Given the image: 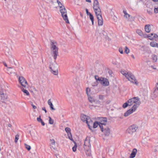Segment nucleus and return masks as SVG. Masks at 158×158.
<instances>
[{
	"mask_svg": "<svg viewBox=\"0 0 158 158\" xmlns=\"http://www.w3.org/2000/svg\"><path fill=\"white\" fill-rule=\"evenodd\" d=\"M50 146H51V148H52L53 149L56 150V148L55 147V140L53 139H50Z\"/></svg>",
	"mask_w": 158,
	"mask_h": 158,
	"instance_id": "nucleus-23",
	"label": "nucleus"
},
{
	"mask_svg": "<svg viewBox=\"0 0 158 158\" xmlns=\"http://www.w3.org/2000/svg\"><path fill=\"white\" fill-rule=\"evenodd\" d=\"M60 10L64 19L66 23H69V22L67 14V11L64 6L61 7L60 8Z\"/></svg>",
	"mask_w": 158,
	"mask_h": 158,
	"instance_id": "nucleus-5",
	"label": "nucleus"
},
{
	"mask_svg": "<svg viewBox=\"0 0 158 158\" xmlns=\"http://www.w3.org/2000/svg\"><path fill=\"white\" fill-rule=\"evenodd\" d=\"M24 145L28 151L30 150L31 149V147L29 145H28L25 143Z\"/></svg>",
	"mask_w": 158,
	"mask_h": 158,
	"instance_id": "nucleus-43",
	"label": "nucleus"
},
{
	"mask_svg": "<svg viewBox=\"0 0 158 158\" xmlns=\"http://www.w3.org/2000/svg\"><path fill=\"white\" fill-rule=\"evenodd\" d=\"M19 81L21 85L24 88H26L28 87L27 82L23 77H19Z\"/></svg>",
	"mask_w": 158,
	"mask_h": 158,
	"instance_id": "nucleus-9",
	"label": "nucleus"
},
{
	"mask_svg": "<svg viewBox=\"0 0 158 158\" xmlns=\"http://www.w3.org/2000/svg\"><path fill=\"white\" fill-rule=\"evenodd\" d=\"M42 109L43 110H44L45 111V113H46L47 112V110H46L45 108V107L42 108Z\"/></svg>",
	"mask_w": 158,
	"mask_h": 158,
	"instance_id": "nucleus-51",
	"label": "nucleus"
},
{
	"mask_svg": "<svg viewBox=\"0 0 158 158\" xmlns=\"http://www.w3.org/2000/svg\"><path fill=\"white\" fill-rule=\"evenodd\" d=\"M136 33L139 35L143 36L144 37H146V35L143 34L142 32V31L139 29H137L136 31Z\"/></svg>",
	"mask_w": 158,
	"mask_h": 158,
	"instance_id": "nucleus-28",
	"label": "nucleus"
},
{
	"mask_svg": "<svg viewBox=\"0 0 158 158\" xmlns=\"http://www.w3.org/2000/svg\"><path fill=\"white\" fill-rule=\"evenodd\" d=\"M89 124H88V126L89 128L90 129H91L92 127L94 128H96L99 125V123L98 122L95 121L94 123H93V122L90 120V121H89Z\"/></svg>",
	"mask_w": 158,
	"mask_h": 158,
	"instance_id": "nucleus-10",
	"label": "nucleus"
},
{
	"mask_svg": "<svg viewBox=\"0 0 158 158\" xmlns=\"http://www.w3.org/2000/svg\"><path fill=\"white\" fill-rule=\"evenodd\" d=\"M102 85L103 86H108L109 85V82L108 80L104 78H101L98 79Z\"/></svg>",
	"mask_w": 158,
	"mask_h": 158,
	"instance_id": "nucleus-11",
	"label": "nucleus"
},
{
	"mask_svg": "<svg viewBox=\"0 0 158 158\" xmlns=\"http://www.w3.org/2000/svg\"><path fill=\"white\" fill-rule=\"evenodd\" d=\"M118 51L121 54H123V50L122 48L119 47L118 48Z\"/></svg>",
	"mask_w": 158,
	"mask_h": 158,
	"instance_id": "nucleus-46",
	"label": "nucleus"
},
{
	"mask_svg": "<svg viewBox=\"0 0 158 158\" xmlns=\"http://www.w3.org/2000/svg\"><path fill=\"white\" fill-rule=\"evenodd\" d=\"M128 106H130V105L129 104V103L127 101V102H125L123 104V107L124 108H125Z\"/></svg>",
	"mask_w": 158,
	"mask_h": 158,
	"instance_id": "nucleus-37",
	"label": "nucleus"
},
{
	"mask_svg": "<svg viewBox=\"0 0 158 158\" xmlns=\"http://www.w3.org/2000/svg\"><path fill=\"white\" fill-rule=\"evenodd\" d=\"M154 11L155 13H158V7H155L154 9Z\"/></svg>",
	"mask_w": 158,
	"mask_h": 158,
	"instance_id": "nucleus-47",
	"label": "nucleus"
},
{
	"mask_svg": "<svg viewBox=\"0 0 158 158\" xmlns=\"http://www.w3.org/2000/svg\"><path fill=\"white\" fill-rule=\"evenodd\" d=\"M73 142L74 144V145L72 148V150L73 152H75L76 151L77 145V143L74 141H73Z\"/></svg>",
	"mask_w": 158,
	"mask_h": 158,
	"instance_id": "nucleus-30",
	"label": "nucleus"
},
{
	"mask_svg": "<svg viewBox=\"0 0 158 158\" xmlns=\"http://www.w3.org/2000/svg\"><path fill=\"white\" fill-rule=\"evenodd\" d=\"M89 108H90L91 109H93V106L92 105H89Z\"/></svg>",
	"mask_w": 158,
	"mask_h": 158,
	"instance_id": "nucleus-53",
	"label": "nucleus"
},
{
	"mask_svg": "<svg viewBox=\"0 0 158 158\" xmlns=\"http://www.w3.org/2000/svg\"><path fill=\"white\" fill-rule=\"evenodd\" d=\"M123 13L124 14V17L128 21L129 20L130 15L128 14L125 10L123 11Z\"/></svg>",
	"mask_w": 158,
	"mask_h": 158,
	"instance_id": "nucleus-26",
	"label": "nucleus"
},
{
	"mask_svg": "<svg viewBox=\"0 0 158 158\" xmlns=\"http://www.w3.org/2000/svg\"><path fill=\"white\" fill-rule=\"evenodd\" d=\"M152 26V24H147L144 27L145 31L147 33H149L151 31V27Z\"/></svg>",
	"mask_w": 158,
	"mask_h": 158,
	"instance_id": "nucleus-19",
	"label": "nucleus"
},
{
	"mask_svg": "<svg viewBox=\"0 0 158 158\" xmlns=\"http://www.w3.org/2000/svg\"><path fill=\"white\" fill-rule=\"evenodd\" d=\"M49 69L51 73L53 74L56 75L58 74V66L55 62V60L53 62H50L49 64Z\"/></svg>",
	"mask_w": 158,
	"mask_h": 158,
	"instance_id": "nucleus-3",
	"label": "nucleus"
},
{
	"mask_svg": "<svg viewBox=\"0 0 158 158\" xmlns=\"http://www.w3.org/2000/svg\"><path fill=\"white\" fill-rule=\"evenodd\" d=\"M57 2L58 5L60 8L61 7L63 6H64L58 0H56Z\"/></svg>",
	"mask_w": 158,
	"mask_h": 158,
	"instance_id": "nucleus-42",
	"label": "nucleus"
},
{
	"mask_svg": "<svg viewBox=\"0 0 158 158\" xmlns=\"http://www.w3.org/2000/svg\"><path fill=\"white\" fill-rule=\"evenodd\" d=\"M7 98V96L5 93V91L0 87V102L5 103Z\"/></svg>",
	"mask_w": 158,
	"mask_h": 158,
	"instance_id": "nucleus-6",
	"label": "nucleus"
},
{
	"mask_svg": "<svg viewBox=\"0 0 158 158\" xmlns=\"http://www.w3.org/2000/svg\"><path fill=\"white\" fill-rule=\"evenodd\" d=\"M126 77L132 83H135L136 85L138 84L137 80L135 79L134 76L132 73H129L126 75Z\"/></svg>",
	"mask_w": 158,
	"mask_h": 158,
	"instance_id": "nucleus-8",
	"label": "nucleus"
},
{
	"mask_svg": "<svg viewBox=\"0 0 158 158\" xmlns=\"http://www.w3.org/2000/svg\"><path fill=\"white\" fill-rule=\"evenodd\" d=\"M99 7L98 2L97 0H94V9Z\"/></svg>",
	"mask_w": 158,
	"mask_h": 158,
	"instance_id": "nucleus-27",
	"label": "nucleus"
},
{
	"mask_svg": "<svg viewBox=\"0 0 158 158\" xmlns=\"http://www.w3.org/2000/svg\"><path fill=\"white\" fill-rule=\"evenodd\" d=\"M86 1V2H91V1L90 0H85Z\"/></svg>",
	"mask_w": 158,
	"mask_h": 158,
	"instance_id": "nucleus-58",
	"label": "nucleus"
},
{
	"mask_svg": "<svg viewBox=\"0 0 158 158\" xmlns=\"http://www.w3.org/2000/svg\"><path fill=\"white\" fill-rule=\"evenodd\" d=\"M131 57L133 59H135V58L134 56V55H133V54H132L131 55Z\"/></svg>",
	"mask_w": 158,
	"mask_h": 158,
	"instance_id": "nucleus-54",
	"label": "nucleus"
},
{
	"mask_svg": "<svg viewBox=\"0 0 158 158\" xmlns=\"http://www.w3.org/2000/svg\"><path fill=\"white\" fill-rule=\"evenodd\" d=\"M6 70L8 72V73L9 74L15 73V70L11 67H7Z\"/></svg>",
	"mask_w": 158,
	"mask_h": 158,
	"instance_id": "nucleus-24",
	"label": "nucleus"
},
{
	"mask_svg": "<svg viewBox=\"0 0 158 158\" xmlns=\"http://www.w3.org/2000/svg\"><path fill=\"white\" fill-rule=\"evenodd\" d=\"M89 101L90 103L94 102H95V99L94 97L91 96V95L88 96Z\"/></svg>",
	"mask_w": 158,
	"mask_h": 158,
	"instance_id": "nucleus-25",
	"label": "nucleus"
},
{
	"mask_svg": "<svg viewBox=\"0 0 158 158\" xmlns=\"http://www.w3.org/2000/svg\"><path fill=\"white\" fill-rule=\"evenodd\" d=\"M37 120L38 122H40V117L37 118Z\"/></svg>",
	"mask_w": 158,
	"mask_h": 158,
	"instance_id": "nucleus-59",
	"label": "nucleus"
},
{
	"mask_svg": "<svg viewBox=\"0 0 158 158\" xmlns=\"http://www.w3.org/2000/svg\"><path fill=\"white\" fill-rule=\"evenodd\" d=\"M128 102L129 103L130 106L133 105L132 108L136 110L141 104L139 98L138 97H134L129 99Z\"/></svg>",
	"mask_w": 158,
	"mask_h": 158,
	"instance_id": "nucleus-2",
	"label": "nucleus"
},
{
	"mask_svg": "<svg viewBox=\"0 0 158 158\" xmlns=\"http://www.w3.org/2000/svg\"><path fill=\"white\" fill-rule=\"evenodd\" d=\"M3 64L5 66L7 67V65L5 62H3Z\"/></svg>",
	"mask_w": 158,
	"mask_h": 158,
	"instance_id": "nucleus-55",
	"label": "nucleus"
},
{
	"mask_svg": "<svg viewBox=\"0 0 158 158\" xmlns=\"http://www.w3.org/2000/svg\"><path fill=\"white\" fill-rule=\"evenodd\" d=\"M100 127L101 131L105 135L108 136L109 135L110 133V130L108 127L101 125H100Z\"/></svg>",
	"mask_w": 158,
	"mask_h": 158,
	"instance_id": "nucleus-7",
	"label": "nucleus"
},
{
	"mask_svg": "<svg viewBox=\"0 0 158 158\" xmlns=\"http://www.w3.org/2000/svg\"><path fill=\"white\" fill-rule=\"evenodd\" d=\"M87 15H89V16H90V15H91L92 14L89 12L87 14Z\"/></svg>",
	"mask_w": 158,
	"mask_h": 158,
	"instance_id": "nucleus-57",
	"label": "nucleus"
},
{
	"mask_svg": "<svg viewBox=\"0 0 158 158\" xmlns=\"http://www.w3.org/2000/svg\"><path fill=\"white\" fill-rule=\"evenodd\" d=\"M152 58L154 62H156L157 60V57L156 55H152Z\"/></svg>",
	"mask_w": 158,
	"mask_h": 158,
	"instance_id": "nucleus-34",
	"label": "nucleus"
},
{
	"mask_svg": "<svg viewBox=\"0 0 158 158\" xmlns=\"http://www.w3.org/2000/svg\"><path fill=\"white\" fill-rule=\"evenodd\" d=\"M48 103L49 105L50 106V107L52 110H55V109L53 107V105L52 103V102L51 101V99H50L48 101Z\"/></svg>",
	"mask_w": 158,
	"mask_h": 158,
	"instance_id": "nucleus-29",
	"label": "nucleus"
},
{
	"mask_svg": "<svg viewBox=\"0 0 158 158\" xmlns=\"http://www.w3.org/2000/svg\"><path fill=\"white\" fill-rule=\"evenodd\" d=\"M91 90L89 88H87L86 89V93L87 94V96L89 95H90L91 93Z\"/></svg>",
	"mask_w": 158,
	"mask_h": 158,
	"instance_id": "nucleus-31",
	"label": "nucleus"
},
{
	"mask_svg": "<svg viewBox=\"0 0 158 158\" xmlns=\"http://www.w3.org/2000/svg\"><path fill=\"white\" fill-rule=\"evenodd\" d=\"M113 64L114 65H117V62L116 61H113Z\"/></svg>",
	"mask_w": 158,
	"mask_h": 158,
	"instance_id": "nucleus-52",
	"label": "nucleus"
},
{
	"mask_svg": "<svg viewBox=\"0 0 158 158\" xmlns=\"http://www.w3.org/2000/svg\"><path fill=\"white\" fill-rule=\"evenodd\" d=\"M95 14L97 16V17H98L99 16V15L101 16V10L100 8V7L94 9Z\"/></svg>",
	"mask_w": 158,
	"mask_h": 158,
	"instance_id": "nucleus-21",
	"label": "nucleus"
},
{
	"mask_svg": "<svg viewBox=\"0 0 158 158\" xmlns=\"http://www.w3.org/2000/svg\"><path fill=\"white\" fill-rule=\"evenodd\" d=\"M156 88L154 89L153 92V93H154L155 94H158L157 91H158V82L156 84Z\"/></svg>",
	"mask_w": 158,
	"mask_h": 158,
	"instance_id": "nucleus-33",
	"label": "nucleus"
},
{
	"mask_svg": "<svg viewBox=\"0 0 158 158\" xmlns=\"http://www.w3.org/2000/svg\"><path fill=\"white\" fill-rule=\"evenodd\" d=\"M149 14H152V12H149Z\"/></svg>",
	"mask_w": 158,
	"mask_h": 158,
	"instance_id": "nucleus-64",
	"label": "nucleus"
},
{
	"mask_svg": "<svg viewBox=\"0 0 158 158\" xmlns=\"http://www.w3.org/2000/svg\"><path fill=\"white\" fill-rule=\"evenodd\" d=\"M85 11H86V14H87L89 12H88V10L87 9H86Z\"/></svg>",
	"mask_w": 158,
	"mask_h": 158,
	"instance_id": "nucleus-61",
	"label": "nucleus"
},
{
	"mask_svg": "<svg viewBox=\"0 0 158 158\" xmlns=\"http://www.w3.org/2000/svg\"><path fill=\"white\" fill-rule=\"evenodd\" d=\"M124 52L126 54H128L130 52V50L127 46L125 47L124 48Z\"/></svg>",
	"mask_w": 158,
	"mask_h": 158,
	"instance_id": "nucleus-35",
	"label": "nucleus"
},
{
	"mask_svg": "<svg viewBox=\"0 0 158 158\" xmlns=\"http://www.w3.org/2000/svg\"><path fill=\"white\" fill-rule=\"evenodd\" d=\"M90 137L89 136L86 137L84 141V146H90Z\"/></svg>",
	"mask_w": 158,
	"mask_h": 158,
	"instance_id": "nucleus-16",
	"label": "nucleus"
},
{
	"mask_svg": "<svg viewBox=\"0 0 158 158\" xmlns=\"http://www.w3.org/2000/svg\"><path fill=\"white\" fill-rule=\"evenodd\" d=\"M21 89L22 91L25 94L27 95V96L29 95V92H28V91L27 90L25 89H24L23 88H21Z\"/></svg>",
	"mask_w": 158,
	"mask_h": 158,
	"instance_id": "nucleus-32",
	"label": "nucleus"
},
{
	"mask_svg": "<svg viewBox=\"0 0 158 158\" xmlns=\"http://www.w3.org/2000/svg\"><path fill=\"white\" fill-rule=\"evenodd\" d=\"M65 131L67 133V134H70V133H71L70 132V129L69 127H66L65 128Z\"/></svg>",
	"mask_w": 158,
	"mask_h": 158,
	"instance_id": "nucleus-38",
	"label": "nucleus"
},
{
	"mask_svg": "<svg viewBox=\"0 0 158 158\" xmlns=\"http://www.w3.org/2000/svg\"><path fill=\"white\" fill-rule=\"evenodd\" d=\"M121 73L123 75H124L126 77V75L129 73H128L125 71H121Z\"/></svg>",
	"mask_w": 158,
	"mask_h": 158,
	"instance_id": "nucleus-39",
	"label": "nucleus"
},
{
	"mask_svg": "<svg viewBox=\"0 0 158 158\" xmlns=\"http://www.w3.org/2000/svg\"><path fill=\"white\" fill-rule=\"evenodd\" d=\"M48 1L49 2H53V0H48Z\"/></svg>",
	"mask_w": 158,
	"mask_h": 158,
	"instance_id": "nucleus-60",
	"label": "nucleus"
},
{
	"mask_svg": "<svg viewBox=\"0 0 158 158\" xmlns=\"http://www.w3.org/2000/svg\"><path fill=\"white\" fill-rule=\"evenodd\" d=\"M90 146H84V148L86 155L90 156L91 154V151L90 148Z\"/></svg>",
	"mask_w": 158,
	"mask_h": 158,
	"instance_id": "nucleus-17",
	"label": "nucleus"
},
{
	"mask_svg": "<svg viewBox=\"0 0 158 158\" xmlns=\"http://www.w3.org/2000/svg\"><path fill=\"white\" fill-rule=\"evenodd\" d=\"M150 45L152 47H156L157 46V44L154 42H152L150 43Z\"/></svg>",
	"mask_w": 158,
	"mask_h": 158,
	"instance_id": "nucleus-36",
	"label": "nucleus"
},
{
	"mask_svg": "<svg viewBox=\"0 0 158 158\" xmlns=\"http://www.w3.org/2000/svg\"><path fill=\"white\" fill-rule=\"evenodd\" d=\"M97 77H97V76H95V79H96V80H97Z\"/></svg>",
	"mask_w": 158,
	"mask_h": 158,
	"instance_id": "nucleus-62",
	"label": "nucleus"
},
{
	"mask_svg": "<svg viewBox=\"0 0 158 158\" xmlns=\"http://www.w3.org/2000/svg\"><path fill=\"white\" fill-rule=\"evenodd\" d=\"M89 18L92 22V25H93L94 23V19L93 15H90V16H89Z\"/></svg>",
	"mask_w": 158,
	"mask_h": 158,
	"instance_id": "nucleus-40",
	"label": "nucleus"
},
{
	"mask_svg": "<svg viewBox=\"0 0 158 158\" xmlns=\"http://www.w3.org/2000/svg\"><path fill=\"white\" fill-rule=\"evenodd\" d=\"M146 37H148L149 39L152 40L158 38V35L152 33L148 35H146Z\"/></svg>",
	"mask_w": 158,
	"mask_h": 158,
	"instance_id": "nucleus-18",
	"label": "nucleus"
},
{
	"mask_svg": "<svg viewBox=\"0 0 158 158\" xmlns=\"http://www.w3.org/2000/svg\"><path fill=\"white\" fill-rule=\"evenodd\" d=\"M99 122H98L100 125H103V126H106L107 123V119L106 118H102L100 117L99 118Z\"/></svg>",
	"mask_w": 158,
	"mask_h": 158,
	"instance_id": "nucleus-12",
	"label": "nucleus"
},
{
	"mask_svg": "<svg viewBox=\"0 0 158 158\" xmlns=\"http://www.w3.org/2000/svg\"><path fill=\"white\" fill-rule=\"evenodd\" d=\"M138 129V125L136 124H133L128 127L126 130V132L130 135H133L136 132Z\"/></svg>",
	"mask_w": 158,
	"mask_h": 158,
	"instance_id": "nucleus-4",
	"label": "nucleus"
},
{
	"mask_svg": "<svg viewBox=\"0 0 158 158\" xmlns=\"http://www.w3.org/2000/svg\"><path fill=\"white\" fill-rule=\"evenodd\" d=\"M67 135L68 136V138L70 140L72 141L73 142V141H74L73 139L72 136L71 135V133H70V134H68Z\"/></svg>",
	"mask_w": 158,
	"mask_h": 158,
	"instance_id": "nucleus-44",
	"label": "nucleus"
},
{
	"mask_svg": "<svg viewBox=\"0 0 158 158\" xmlns=\"http://www.w3.org/2000/svg\"><path fill=\"white\" fill-rule=\"evenodd\" d=\"M40 122H41L42 125V126H44L45 125V123H44V122H43L42 121V120L40 118Z\"/></svg>",
	"mask_w": 158,
	"mask_h": 158,
	"instance_id": "nucleus-49",
	"label": "nucleus"
},
{
	"mask_svg": "<svg viewBox=\"0 0 158 158\" xmlns=\"http://www.w3.org/2000/svg\"><path fill=\"white\" fill-rule=\"evenodd\" d=\"M49 123L50 124H52L53 123L54 121L52 119L51 117H49Z\"/></svg>",
	"mask_w": 158,
	"mask_h": 158,
	"instance_id": "nucleus-41",
	"label": "nucleus"
},
{
	"mask_svg": "<svg viewBox=\"0 0 158 158\" xmlns=\"http://www.w3.org/2000/svg\"><path fill=\"white\" fill-rule=\"evenodd\" d=\"M51 54L54 60H56L58 55V48L57 43L54 41H51L50 44Z\"/></svg>",
	"mask_w": 158,
	"mask_h": 158,
	"instance_id": "nucleus-1",
	"label": "nucleus"
},
{
	"mask_svg": "<svg viewBox=\"0 0 158 158\" xmlns=\"http://www.w3.org/2000/svg\"><path fill=\"white\" fill-rule=\"evenodd\" d=\"M137 152V150L135 148L134 149L130 156V158H134Z\"/></svg>",
	"mask_w": 158,
	"mask_h": 158,
	"instance_id": "nucleus-22",
	"label": "nucleus"
},
{
	"mask_svg": "<svg viewBox=\"0 0 158 158\" xmlns=\"http://www.w3.org/2000/svg\"><path fill=\"white\" fill-rule=\"evenodd\" d=\"M31 105L32 106L33 109H35L36 108V107L35 105H34L32 103H31Z\"/></svg>",
	"mask_w": 158,
	"mask_h": 158,
	"instance_id": "nucleus-50",
	"label": "nucleus"
},
{
	"mask_svg": "<svg viewBox=\"0 0 158 158\" xmlns=\"http://www.w3.org/2000/svg\"><path fill=\"white\" fill-rule=\"evenodd\" d=\"M136 110L133 108L127 110L124 114L125 117H127L132 114Z\"/></svg>",
	"mask_w": 158,
	"mask_h": 158,
	"instance_id": "nucleus-15",
	"label": "nucleus"
},
{
	"mask_svg": "<svg viewBox=\"0 0 158 158\" xmlns=\"http://www.w3.org/2000/svg\"><path fill=\"white\" fill-rule=\"evenodd\" d=\"M99 98L101 99H103L104 98V96L102 95H100L99 96Z\"/></svg>",
	"mask_w": 158,
	"mask_h": 158,
	"instance_id": "nucleus-48",
	"label": "nucleus"
},
{
	"mask_svg": "<svg viewBox=\"0 0 158 158\" xmlns=\"http://www.w3.org/2000/svg\"><path fill=\"white\" fill-rule=\"evenodd\" d=\"M5 54L9 58L10 61L11 63H12L14 61V58L13 57L9 49H7L6 50Z\"/></svg>",
	"mask_w": 158,
	"mask_h": 158,
	"instance_id": "nucleus-13",
	"label": "nucleus"
},
{
	"mask_svg": "<svg viewBox=\"0 0 158 158\" xmlns=\"http://www.w3.org/2000/svg\"><path fill=\"white\" fill-rule=\"evenodd\" d=\"M154 2H157L158 1V0H153Z\"/></svg>",
	"mask_w": 158,
	"mask_h": 158,
	"instance_id": "nucleus-63",
	"label": "nucleus"
},
{
	"mask_svg": "<svg viewBox=\"0 0 158 158\" xmlns=\"http://www.w3.org/2000/svg\"><path fill=\"white\" fill-rule=\"evenodd\" d=\"M19 135H16V136H15V143H16L17 142L18 140L19 139Z\"/></svg>",
	"mask_w": 158,
	"mask_h": 158,
	"instance_id": "nucleus-45",
	"label": "nucleus"
},
{
	"mask_svg": "<svg viewBox=\"0 0 158 158\" xmlns=\"http://www.w3.org/2000/svg\"><path fill=\"white\" fill-rule=\"evenodd\" d=\"M81 119L84 122H85L88 125L89 122L91 120L89 117L84 114H82L81 116Z\"/></svg>",
	"mask_w": 158,
	"mask_h": 158,
	"instance_id": "nucleus-14",
	"label": "nucleus"
},
{
	"mask_svg": "<svg viewBox=\"0 0 158 158\" xmlns=\"http://www.w3.org/2000/svg\"><path fill=\"white\" fill-rule=\"evenodd\" d=\"M98 19V25L99 26H102L103 24V21L102 15L97 17Z\"/></svg>",
	"mask_w": 158,
	"mask_h": 158,
	"instance_id": "nucleus-20",
	"label": "nucleus"
},
{
	"mask_svg": "<svg viewBox=\"0 0 158 158\" xmlns=\"http://www.w3.org/2000/svg\"><path fill=\"white\" fill-rule=\"evenodd\" d=\"M8 127H11L12 126V125L10 124H9L8 125Z\"/></svg>",
	"mask_w": 158,
	"mask_h": 158,
	"instance_id": "nucleus-56",
	"label": "nucleus"
}]
</instances>
